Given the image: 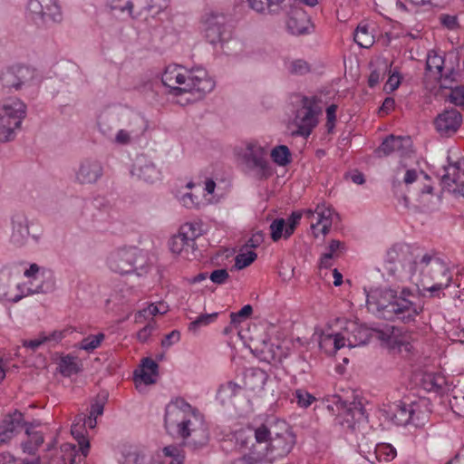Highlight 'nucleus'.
<instances>
[{
  "label": "nucleus",
  "instance_id": "13",
  "mask_svg": "<svg viewBox=\"0 0 464 464\" xmlns=\"http://www.w3.org/2000/svg\"><path fill=\"white\" fill-rule=\"evenodd\" d=\"M334 211L325 203L318 204L314 209H304V219L310 224V228L315 237L325 236L333 225Z\"/></svg>",
  "mask_w": 464,
  "mask_h": 464
},
{
  "label": "nucleus",
  "instance_id": "28",
  "mask_svg": "<svg viewBox=\"0 0 464 464\" xmlns=\"http://www.w3.org/2000/svg\"><path fill=\"white\" fill-rule=\"evenodd\" d=\"M320 348L329 355H334L338 350L345 347V340L341 333L323 331L319 337Z\"/></svg>",
  "mask_w": 464,
  "mask_h": 464
},
{
  "label": "nucleus",
  "instance_id": "55",
  "mask_svg": "<svg viewBox=\"0 0 464 464\" xmlns=\"http://www.w3.org/2000/svg\"><path fill=\"white\" fill-rule=\"evenodd\" d=\"M256 254L251 250L240 253L236 256V266L238 269H243L251 265L256 260Z\"/></svg>",
  "mask_w": 464,
  "mask_h": 464
},
{
  "label": "nucleus",
  "instance_id": "25",
  "mask_svg": "<svg viewBox=\"0 0 464 464\" xmlns=\"http://www.w3.org/2000/svg\"><path fill=\"white\" fill-rule=\"evenodd\" d=\"M84 458L78 446L67 442L63 443L55 455L51 458L50 464H74L77 460L81 461Z\"/></svg>",
  "mask_w": 464,
  "mask_h": 464
},
{
  "label": "nucleus",
  "instance_id": "15",
  "mask_svg": "<svg viewBox=\"0 0 464 464\" xmlns=\"http://www.w3.org/2000/svg\"><path fill=\"white\" fill-rule=\"evenodd\" d=\"M441 183L447 191L464 197V158L450 162L445 167Z\"/></svg>",
  "mask_w": 464,
  "mask_h": 464
},
{
  "label": "nucleus",
  "instance_id": "43",
  "mask_svg": "<svg viewBox=\"0 0 464 464\" xmlns=\"http://www.w3.org/2000/svg\"><path fill=\"white\" fill-rule=\"evenodd\" d=\"M354 42L362 48H370L374 44V36L367 25L359 24L353 35Z\"/></svg>",
  "mask_w": 464,
  "mask_h": 464
},
{
  "label": "nucleus",
  "instance_id": "11",
  "mask_svg": "<svg viewBox=\"0 0 464 464\" xmlns=\"http://www.w3.org/2000/svg\"><path fill=\"white\" fill-rule=\"evenodd\" d=\"M321 109L314 97H304L302 106L296 111L295 124L298 128V134L308 137L317 125L318 115Z\"/></svg>",
  "mask_w": 464,
  "mask_h": 464
},
{
  "label": "nucleus",
  "instance_id": "53",
  "mask_svg": "<svg viewBox=\"0 0 464 464\" xmlns=\"http://www.w3.org/2000/svg\"><path fill=\"white\" fill-rule=\"evenodd\" d=\"M286 224L283 218L274 220L270 225L271 237L273 241H278L282 237H285Z\"/></svg>",
  "mask_w": 464,
  "mask_h": 464
},
{
  "label": "nucleus",
  "instance_id": "27",
  "mask_svg": "<svg viewBox=\"0 0 464 464\" xmlns=\"http://www.w3.org/2000/svg\"><path fill=\"white\" fill-rule=\"evenodd\" d=\"M100 131L106 136L107 138L111 139V140L118 145H128L132 142L133 140L138 139L137 136L133 135L132 133H130L125 129H121L119 127L118 131L113 136L112 135V128L109 125L108 120L105 118H102L98 123Z\"/></svg>",
  "mask_w": 464,
  "mask_h": 464
},
{
  "label": "nucleus",
  "instance_id": "50",
  "mask_svg": "<svg viewBox=\"0 0 464 464\" xmlns=\"http://www.w3.org/2000/svg\"><path fill=\"white\" fill-rule=\"evenodd\" d=\"M253 313V308L250 304L244 305L238 312L231 313L230 314V324H232L235 328L248 319Z\"/></svg>",
  "mask_w": 464,
  "mask_h": 464
},
{
  "label": "nucleus",
  "instance_id": "8",
  "mask_svg": "<svg viewBox=\"0 0 464 464\" xmlns=\"http://www.w3.org/2000/svg\"><path fill=\"white\" fill-rule=\"evenodd\" d=\"M246 169L256 179L264 180L274 174V169L268 160V150L256 140H248L238 152Z\"/></svg>",
  "mask_w": 464,
  "mask_h": 464
},
{
  "label": "nucleus",
  "instance_id": "60",
  "mask_svg": "<svg viewBox=\"0 0 464 464\" xmlns=\"http://www.w3.org/2000/svg\"><path fill=\"white\" fill-rule=\"evenodd\" d=\"M336 111L337 105L335 104H331L326 109V128L328 131H331L335 126Z\"/></svg>",
  "mask_w": 464,
  "mask_h": 464
},
{
  "label": "nucleus",
  "instance_id": "59",
  "mask_svg": "<svg viewBox=\"0 0 464 464\" xmlns=\"http://www.w3.org/2000/svg\"><path fill=\"white\" fill-rule=\"evenodd\" d=\"M450 101L457 106L464 105V86H458L451 90Z\"/></svg>",
  "mask_w": 464,
  "mask_h": 464
},
{
  "label": "nucleus",
  "instance_id": "24",
  "mask_svg": "<svg viewBox=\"0 0 464 464\" xmlns=\"http://www.w3.org/2000/svg\"><path fill=\"white\" fill-rule=\"evenodd\" d=\"M387 342L391 349L405 355L411 353L414 349L412 335L409 333H402L400 329L392 328Z\"/></svg>",
  "mask_w": 464,
  "mask_h": 464
},
{
  "label": "nucleus",
  "instance_id": "2",
  "mask_svg": "<svg viewBox=\"0 0 464 464\" xmlns=\"http://www.w3.org/2000/svg\"><path fill=\"white\" fill-rule=\"evenodd\" d=\"M365 292L368 310L380 318L409 324L423 312V305L412 300L415 295L407 286L376 287Z\"/></svg>",
  "mask_w": 464,
  "mask_h": 464
},
{
  "label": "nucleus",
  "instance_id": "32",
  "mask_svg": "<svg viewBox=\"0 0 464 464\" xmlns=\"http://www.w3.org/2000/svg\"><path fill=\"white\" fill-rule=\"evenodd\" d=\"M169 246L173 254L182 256L185 258H188L189 253L193 252L196 246L187 237H183L179 231L169 239Z\"/></svg>",
  "mask_w": 464,
  "mask_h": 464
},
{
  "label": "nucleus",
  "instance_id": "6",
  "mask_svg": "<svg viewBox=\"0 0 464 464\" xmlns=\"http://www.w3.org/2000/svg\"><path fill=\"white\" fill-rule=\"evenodd\" d=\"M26 282H21L19 273L5 268L0 271V299L17 303L24 297L43 292L44 268L37 264L24 270Z\"/></svg>",
  "mask_w": 464,
  "mask_h": 464
},
{
  "label": "nucleus",
  "instance_id": "63",
  "mask_svg": "<svg viewBox=\"0 0 464 464\" xmlns=\"http://www.w3.org/2000/svg\"><path fill=\"white\" fill-rule=\"evenodd\" d=\"M343 249L344 244L343 242L340 240L333 239L329 243L326 253L331 254L337 258L340 256Z\"/></svg>",
  "mask_w": 464,
  "mask_h": 464
},
{
  "label": "nucleus",
  "instance_id": "5",
  "mask_svg": "<svg viewBox=\"0 0 464 464\" xmlns=\"http://www.w3.org/2000/svg\"><path fill=\"white\" fill-rule=\"evenodd\" d=\"M161 81L170 89V93L176 96L197 94V98H202L215 88V81L202 67L188 70L179 64H169L162 73Z\"/></svg>",
  "mask_w": 464,
  "mask_h": 464
},
{
  "label": "nucleus",
  "instance_id": "42",
  "mask_svg": "<svg viewBox=\"0 0 464 464\" xmlns=\"http://www.w3.org/2000/svg\"><path fill=\"white\" fill-rule=\"evenodd\" d=\"M241 391V386L234 382H227L222 385H220L217 398L221 401V403L225 404L230 401L237 394Z\"/></svg>",
  "mask_w": 464,
  "mask_h": 464
},
{
  "label": "nucleus",
  "instance_id": "48",
  "mask_svg": "<svg viewBox=\"0 0 464 464\" xmlns=\"http://www.w3.org/2000/svg\"><path fill=\"white\" fill-rule=\"evenodd\" d=\"M285 64L286 70L292 74L303 75L310 70L309 64L302 59L288 60Z\"/></svg>",
  "mask_w": 464,
  "mask_h": 464
},
{
  "label": "nucleus",
  "instance_id": "47",
  "mask_svg": "<svg viewBox=\"0 0 464 464\" xmlns=\"http://www.w3.org/2000/svg\"><path fill=\"white\" fill-rule=\"evenodd\" d=\"M293 401H295L299 408L306 409L315 401V397L304 389H296L293 392Z\"/></svg>",
  "mask_w": 464,
  "mask_h": 464
},
{
  "label": "nucleus",
  "instance_id": "45",
  "mask_svg": "<svg viewBox=\"0 0 464 464\" xmlns=\"http://www.w3.org/2000/svg\"><path fill=\"white\" fill-rule=\"evenodd\" d=\"M272 160L278 166L285 167L291 161V152L287 146L278 145L270 152Z\"/></svg>",
  "mask_w": 464,
  "mask_h": 464
},
{
  "label": "nucleus",
  "instance_id": "62",
  "mask_svg": "<svg viewBox=\"0 0 464 464\" xmlns=\"http://www.w3.org/2000/svg\"><path fill=\"white\" fill-rule=\"evenodd\" d=\"M228 277L229 275L226 269H216L209 276L210 280L217 285L225 284Z\"/></svg>",
  "mask_w": 464,
  "mask_h": 464
},
{
  "label": "nucleus",
  "instance_id": "20",
  "mask_svg": "<svg viewBox=\"0 0 464 464\" xmlns=\"http://www.w3.org/2000/svg\"><path fill=\"white\" fill-rule=\"evenodd\" d=\"M434 124L441 135L454 133L461 124V114L457 110L445 111L436 118Z\"/></svg>",
  "mask_w": 464,
  "mask_h": 464
},
{
  "label": "nucleus",
  "instance_id": "7",
  "mask_svg": "<svg viewBox=\"0 0 464 464\" xmlns=\"http://www.w3.org/2000/svg\"><path fill=\"white\" fill-rule=\"evenodd\" d=\"M27 115V105L17 97L0 102V142L14 140Z\"/></svg>",
  "mask_w": 464,
  "mask_h": 464
},
{
  "label": "nucleus",
  "instance_id": "9",
  "mask_svg": "<svg viewBox=\"0 0 464 464\" xmlns=\"http://www.w3.org/2000/svg\"><path fill=\"white\" fill-rule=\"evenodd\" d=\"M4 84L15 91L37 92L41 82V76L37 71L25 65H14L3 73Z\"/></svg>",
  "mask_w": 464,
  "mask_h": 464
},
{
  "label": "nucleus",
  "instance_id": "46",
  "mask_svg": "<svg viewBox=\"0 0 464 464\" xmlns=\"http://www.w3.org/2000/svg\"><path fill=\"white\" fill-rule=\"evenodd\" d=\"M405 140L402 137H395L393 135L385 139L378 149L379 154L389 155L393 151L401 150Z\"/></svg>",
  "mask_w": 464,
  "mask_h": 464
},
{
  "label": "nucleus",
  "instance_id": "23",
  "mask_svg": "<svg viewBox=\"0 0 464 464\" xmlns=\"http://www.w3.org/2000/svg\"><path fill=\"white\" fill-rule=\"evenodd\" d=\"M159 365L151 358H144L139 369L134 371V381L136 386L143 383L146 385L156 382Z\"/></svg>",
  "mask_w": 464,
  "mask_h": 464
},
{
  "label": "nucleus",
  "instance_id": "58",
  "mask_svg": "<svg viewBox=\"0 0 464 464\" xmlns=\"http://www.w3.org/2000/svg\"><path fill=\"white\" fill-rule=\"evenodd\" d=\"M72 330L71 328H64L62 330H54L51 334H44L45 342L51 343H58L63 338H65L68 334H72Z\"/></svg>",
  "mask_w": 464,
  "mask_h": 464
},
{
  "label": "nucleus",
  "instance_id": "49",
  "mask_svg": "<svg viewBox=\"0 0 464 464\" xmlns=\"http://www.w3.org/2000/svg\"><path fill=\"white\" fill-rule=\"evenodd\" d=\"M444 65V59L442 56L436 54L435 53H430L427 58V70L431 72H434L438 75H442Z\"/></svg>",
  "mask_w": 464,
  "mask_h": 464
},
{
  "label": "nucleus",
  "instance_id": "3",
  "mask_svg": "<svg viewBox=\"0 0 464 464\" xmlns=\"http://www.w3.org/2000/svg\"><path fill=\"white\" fill-rule=\"evenodd\" d=\"M238 430L239 443L244 447L247 443L253 445L255 452L267 464L287 456L295 443V437L285 421L271 428L262 424L257 428L248 426Z\"/></svg>",
  "mask_w": 464,
  "mask_h": 464
},
{
  "label": "nucleus",
  "instance_id": "1",
  "mask_svg": "<svg viewBox=\"0 0 464 464\" xmlns=\"http://www.w3.org/2000/svg\"><path fill=\"white\" fill-rule=\"evenodd\" d=\"M383 271L389 279L411 283L420 295L428 294L430 298H443L453 281L450 266L437 252L416 253L412 246L403 243L387 250Z\"/></svg>",
  "mask_w": 464,
  "mask_h": 464
},
{
  "label": "nucleus",
  "instance_id": "35",
  "mask_svg": "<svg viewBox=\"0 0 464 464\" xmlns=\"http://www.w3.org/2000/svg\"><path fill=\"white\" fill-rule=\"evenodd\" d=\"M421 387L430 392L441 391L446 384L445 376L440 372H424L420 380Z\"/></svg>",
  "mask_w": 464,
  "mask_h": 464
},
{
  "label": "nucleus",
  "instance_id": "29",
  "mask_svg": "<svg viewBox=\"0 0 464 464\" xmlns=\"http://www.w3.org/2000/svg\"><path fill=\"white\" fill-rule=\"evenodd\" d=\"M430 410L427 399H420L410 403L411 424L415 427L423 426L429 420Z\"/></svg>",
  "mask_w": 464,
  "mask_h": 464
},
{
  "label": "nucleus",
  "instance_id": "64",
  "mask_svg": "<svg viewBox=\"0 0 464 464\" xmlns=\"http://www.w3.org/2000/svg\"><path fill=\"white\" fill-rule=\"evenodd\" d=\"M179 340L180 333L178 330H173L162 339L161 345L163 348H169Z\"/></svg>",
  "mask_w": 464,
  "mask_h": 464
},
{
  "label": "nucleus",
  "instance_id": "38",
  "mask_svg": "<svg viewBox=\"0 0 464 464\" xmlns=\"http://www.w3.org/2000/svg\"><path fill=\"white\" fill-rule=\"evenodd\" d=\"M183 237H187L191 244L196 246V239L205 232L204 224L201 220L186 222L179 230Z\"/></svg>",
  "mask_w": 464,
  "mask_h": 464
},
{
  "label": "nucleus",
  "instance_id": "22",
  "mask_svg": "<svg viewBox=\"0 0 464 464\" xmlns=\"http://www.w3.org/2000/svg\"><path fill=\"white\" fill-rule=\"evenodd\" d=\"M119 127L139 138L145 132L147 122L140 114L126 111L121 112L119 117Z\"/></svg>",
  "mask_w": 464,
  "mask_h": 464
},
{
  "label": "nucleus",
  "instance_id": "4",
  "mask_svg": "<svg viewBox=\"0 0 464 464\" xmlns=\"http://www.w3.org/2000/svg\"><path fill=\"white\" fill-rule=\"evenodd\" d=\"M164 425L169 434L181 439L192 438L196 443L208 439L201 412L182 398L171 400L165 408Z\"/></svg>",
  "mask_w": 464,
  "mask_h": 464
},
{
  "label": "nucleus",
  "instance_id": "19",
  "mask_svg": "<svg viewBox=\"0 0 464 464\" xmlns=\"http://www.w3.org/2000/svg\"><path fill=\"white\" fill-rule=\"evenodd\" d=\"M231 441L235 444V449L243 453V456L234 459L230 464H267L258 453L255 452L253 445L247 443L246 447L239 443V430L231 434Z\"/></svg>",
  "mask_w": 464,
  "mask_h": 464
},
{
  "label": "nucleus",
  "instance_id": "39",
  "mask_svg": "<svg viewBox=\"0 0 464 464\" xmlns=\"http://www.w3.org/2000/svg\"><path fill=\"white\" fill-rule=\"evenodd\" d=\"M58 365L60 372L66 377H70L81 370V362L78 357L72 354L62 356Z\"/></svg>",
  "mask_w": 464,
  "mask_h": 464
},
{
  "label": "nucleus",
  "instance_id": "61",
  "mask_svg": "<svg viewBox=\"0 0 464 464\" xmlns=\"http://www.w3.org/2000/svg\"><path fill=\"white\" fill-rule=\"evenodd\" d=\"M388 68V64L385 63L383 70H372L368 78V85L371 88L375 87L380 81L383 78L386 69Z\"/></svg>",
  "mask_w": 464,
  "mask_h": 464
},
{
  "label": "nucleus",
  "instance_id": "31",
  "mask_svg": "<svg viewBox=\"0 0 464 464\" xmlns=\"http://www.w3.org/2000/svg\"><path fill=\"white\" fill-rule=\"evenodd\" d=\"M71 433L74 440L77 441L76 446H78L82 456L87 457L90 450V441L87 437V430L76 417L72 424Z\"/></svg>",
  "mask_w": 464,
  "mask_h": 464
},
{
  "label": "nucleus",
  "instance_id": "18",
  "mask_svg": "<svg viewBox=\"0 0 464 464\" xmlns=\"http://www.w3.org/2000/svg\"><path fill=\"white\" fill-rule=\"evenodd\" d=\"M103 174L100 161L92 159L83 160L75 172L76 180L81 184L95 183Z\"/></svg>",
  "mask_w": 464,
  "mask_h": 464
},
{
  "label": "nucleus",
  "instance_id": "36",
  "mask_svg": "<svg viewBox=\"0 0 464 464\" xmlns=\"http://www.w3.org/2000/svg\"><path fill=\"white\" fill-rule=\"evenodd\" d=\"M392 420L398 426H406L411 424V417L410 413V403L399 401L391 408Z\"/></svg>",
  "mask_w": 464,
  "mask_h": 464
},
{
  "label": "nucleus",
  "instance_id": "12",
  "mask_svg": "<svg viewBox=\"0 0 464 464\" xmlns=\"http://www.w3.org/2000/svg\"><path fill=\"white\" fill-rule=\"evenodd\" d=\"M140 258V250L135 246H125L112 251L107 260L109 268L118 274H130L136 270Z\"/></svg>",
  "mask_w": 464,
  "mask_h": 464
},
{
  "label": "nucleus",
  "instance_id": "52",
  "mask_svg": "<svg viewBox=\"0 0 464 464\" xmlns=\"http://www.w3.org/2000/svg\"><path fill=\"white\" fill-rule=\"evenodd\" d=\"M389 67L392 68V63L389 65ZM389 73V78L384 85V91L386 92H392L400 86L401 76L400 75V72L397 69H394L393 71L390 69Z\"/></svg>",
  "mask_w": 464,
  "mask_h": 464
},
{
  "label": "nucleus",
  "instance_id": "30",
  "mask_svg": "<svg viewBox=\"0 0 464 464\" xmlns=\"http://www.w3.org/2000/svg\"><path fill=\"white\" fill-rule=\"evenodd\" d=\"M290 0H249L250 7L261 14H278Z\"/></svg>",
  "mask_w": 464,
  "mask_h": 464
},
{
  "label": "nucleus",
  "instance_id": "51",
  "mask_svg": "<svg viewBox=\"0 0 464 464\" xmlns=\"http://www.w3.org/2000/svg\"><path fill=\"white\" fill-rule=\"evenodd\" d=\"M178 198L179 203L187 208H199L202 205L199 198L191 192H184Z\"/></svg>",
  "mask_w": 464,
  "mask_h": 464
},
{
  "label": "nucleus",
  "instance_id": "57",
  "mask_svg": "<svg viewBox=\"0 0 464 464\" xmlns=\"http://www.w3.org/2000/svg\"><path fill=\"white\" fill-rule=\"evenodd\" d=\"M304 218V210L303 211H295L293 212L290 218H288V222L286 224V227L285 230V237H289L295 231L296 225L300 221L301 218Z\"/></svg>",
  "mask_w": 464,
  "mask_h": 464
},
{
  "label": "nucleus",
  "instance_id": "33",
  "mask_svg": "<svg viewBox=\"0 0 464 464\" xmlns=\"http://www.w3.org/2000/svg\"><path fill=\"white\" fill-rule=\"evenodd\" d=\"M146 454L136 445H124L120 464H145Z\"/></svg>",
  "mask_w": 464,
  "mask_h": 464
},
{
  "label": "nucleus",
  "instance_id": "16",
  "mask_svg": "<svg viewBox=\"0 0 464 464\" xmlns=\"http://www.w3.org/2000/svg\"><path fill=\"white\" fill-rule=\"evenodd\" d=\"M131 175L148 183H154L161 178L160 169L144 155L136 158L131 169Z\"/></svg>",
  "mask_w": 464,
  "mask_h": 464
},
{
  "label": "nucleus",
  "instance_id": "56",
  "mask_svg": "<svg viewBox=\"0 0 464 464\" xmlns=\"http://www.w3.org/2000/svg\"><path fill=\"white\" fill-rule=\"evenodd\" d=\"M157 328V323L155 320H150L136 334L137 340L140 343H146L152 333Z\"/></svg>",
  "mask_w": 464,
  "mask_h": 464
},
{
  "label": "nucleus",
  "instance_id": "10",
  "mask_svg": "<svg viewBox=\"0 0 464 464\" xmlns=\"http://www.w3.org/2000/svg\"><path fill=\"white\" fill-rule=\"evenodd\" d=\"M200 24L201 31L211 44L226 42L231 36L230 27L223 14L207 13L202 16Z\"/></svg>",
  "mask_w": 464,
  "mask_h": 464
},
{
  "label": "nucleus",
  "instance_id": "34",
  "mask_svg": "<svg viewBox=\"0 0 464 464\" xmlns=\"http://www.w3.org/2000/svg\"><path fill=\"white\" fill-rule=\"evenodd\" d=\"M158 459L155 460L158 464H183L184 455L179 447L169 445L158 454Z\"/></svg>",
  "mask_w": 464,
  "mask_h": 464
},
{
  "label": "nucleus",
  "instance_id": "54",
  "mask_svg": "<svg viewBox=\"0 0 464 464\" xmlns=\"http://www.w3.org/2000/svg\"><path fill=\"white\" fill-rule=\"evenodd\" d=\"M169 311V305L165 302L151 303L146 308L144 313H147L150 316V320H154V316L157 314H165Z\"/></svg>",
  "mask_w": 464,
  "mask_h": 464
},
{
  "label": "nucleus",
  "instance_id": "14",
  "mask_svg": "<svg viewBox=\"0 0 464 464\" xmlns=\"http://www.w3.org/2000/svg\"><path fill=\"white\" fill-rule=\"evenodd\" d=\"M27 10L32 19L40 20L44 24L62 21L63 15L57 0H29Z\"/></svg>",
  "mask_w": 464,
  "mask_h": 464
},
{
  "label": "nucleus",
  "instance_id": "26",
  "mask_svg": "<svg viewBox=\"0 0 464 464\" xmlns=\"http://www.w3.org/2000/svg\"><path fill=\"white\" fill-rule=\"evenodd\" d=\"M345 340V346L353 348L365 344L369 338V333L354 322H349L342 332Z\"/></svg>",
  "mask_w": 464,
  "mask_h": 464
},
{
  "label": "nucleus",
  "instance_id": "17",
  "mask_svg": "<svg viewBox=\"0 0 464 464\" xmlns=\"http://www.w3.org/2000/svg\"><path fill=\"white\" fill-rule=\"evenodd\" d=\"M10 242L14 246H23L30 236L29 221L24 212H15L11 217Z\"/></svg>",
  "mask_w": 464,
  "mask_h": 464
},
{
  "label": "nucleus",
  "instance_id": "37",
  "mask_svg": "<svg viewBox=\"0 0 464 464\" xmlns=\"http://www.w3.org/2000/svg\"><path fill=\"white\" fill-rule=\"evenodd\" d=\"M25 431L28 440L22 444L23 450L25 453L34 454L44 442L43 433L40 430H36L32 425L26 427Z\"/></svg>",
  "mask_w": 464,
  "mask_h": 464
},
{
  "label": "nucleus",
  "instance_id": "41",
  "mask_svg": "<svg viewBox=\"0 0 464 464\" xmlns=\"http://www.w3.org/2000/svg\"><path fill=\"white\" fill-rule=\"evenodd\" d=\"M218 316V313H212V314H202L197 316L195 319L188 317V319L191 320V322L188 325V330L190 333L198 334L202 327H206V326L213 324L214 322H216Z\"/></svg>",
  "mask_w": 464,
  "mask_h": 464
},
{
  "label": "nucleus",
  "instance_id": "44",
  "mask_svg": "<svg viewBox=\"0 0 464 464\" xmlns=\"http://www.w3.org/2000/svg\"><path fill=\"white\" fill-rule=\"evenodd\" d=\"M104 339L105 334L102 333H99L97 334H90L83 338L79 343H77L76 347L86 351L87 353H92L101 346Z\"/></svg>",
  "mask_w": 464,
  "mask_h": 464
},
{
  "label": "nucleus",
  "instance_id": "21",
  "mask_svg": "<svg viewBox=\"0 0 464 464\" xmlns=\"http://www.w3.org/2000/svg\"><path fill=\"white\" fill-rule=\"evenodd\" d=\"M24 417L23 414L15 411L6 415L0 421V446L9 441L15 433L22 428Z\"/></svg>",
  "mask_w": 464,
  "mask_h": 464
},
{
  "label": "nucleus",
  "instance_id": "40",
  "mask_svg": "<svg viewBox=\"0 0 464 464\" xmlns=\"http://www.w3.org/2000/svg\"><path fill=\"white\" fill-rule=\"evenodd\" d=\"M372 456L379 463H386L397 456L396 449L390 443H379L375 446Z\"/></svg>",
  "mask_w": 464,
  "mask_h": 464
}]
</instances>
